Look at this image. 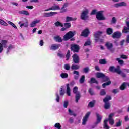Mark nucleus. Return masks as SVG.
<instances>
[{
    "instance_id": "obj_20",
    "label": "nucleus",
    "mask_w": 129,
    "mask_h": 129,
    "mask_svg": "<svg viewBox=\"0 0 129 129\" xmlns=\"http://www.w3.org/2000/svg\"><path fill=\"white\" fill-rule=\"evenodd\" d=\"M105 46L106 47L108 50H111L113 48V44L111 43L107 42L105 44Z\"/></svg>"
},
{
    "instance_id": "obj_43",
    "label": "nucleus",
    "mask_w": 129,
    "mask_h": 129,
    "mask_svg": "<svg viewBox=\"0 0 129 129\" xmlns=\"http://www.w3.org/2000/svg\"><path fill=\"white\" fill-rule=\"evenodd\" d=\"M12 49H14V45L10 44L7 48V53H9L10 52V50H12Z\"/></svg>"
},
{
    "instance_id": "obj_34",
    "label": "nucleus",
    "mask_w": 129,
    "mask_h": 129,
    "mask_svg": "<svg viewBox=\"0 0 129 129\" xmlns=\"http://www.w3.org/2000/svg\"><path fill=\"white\" fill-rule=\"evenodd\" d=\"M54 26H55V27H63V23L59 21H57L54 23Z\"/></svg>"
},
{
    "instance_id": "obj_36",
    "label": "nucleus",
    "mask_w": 129,
    "mask_h": 129,
    "mask_svg": "<svg viewBox=\"0 0 129 129\" xmlns=\"http://www.w3.org/2000/svg\"><path fill=\"white\" fill-rule=\"evenodd\" d=\"M104 107L105 109H109L110 108V103H105Z\"/></svg>"
},
{
    "instance_id": "obj_29",
    "label": "nucleus",
    "mask_w": 129,
    "mask_h": 129,
    "mask_svg": "<svg viewBox=\"0 0 129 129\" xmlns=\"http://www.w3.org/2000/svg\"><path fill=\"white\" fill-rule=\"evenodd\" d=\"M80 97H81V96H80V93L79 92H78V93L76 94L75 97V102H76V103H78V101L79 100V99H80Z\"/></svg>"
},
{
    "instance_id": "obj_37",
    "label": "nucleus",
    "mask_w": 129,
    "mask_h": 129,
    "mask_svg": "<svg viewBox=\"0 0 129 129\" xmlns=\"http://www.w3.org/2000/svg\"><path fill=\"white\" fill-rule=\"evenodd\" d=\"M93 102H90L88 105V107H91V108H92V107H94V103L95 102V101H93Z\"/></svg>"
},
{
    "instance_id": "obj_31",
    "label": "nucleus",
    "mask_w": 129,
    "mask_h": 129,
    "mask_svg": "<svg viewBox=\"0 0 129 129\" xmlns=\"http://www.w3.org/2000/svg\"><path fill=\"white\" fill-rule=\"evenodd\" d=\"M79 68H80V66H79V65L73 64L71 66V69L72 70H77L79 69Z\"/></svg>"
},
{
    "instance_id": "obj_18",
    "label": "nucleus",
    "mask_w": 129,
    "mask_h": 129,
    "mask_svg": "<svg viewBox=\"0 0 129 129\" xmlns=\"http://www.w3.org/2000/svg\"><path fill=\"white\" fill-rule=\"evenodd\" d=\"M109 71H110V72H112L113 73L117 74V72H118V70L115 68V66H110L109 68Z\"/></svg>"
},
{
    "instance_id": "obj_39",
    "label": "nucleus",
    "mask_w": 129,
    "mask_h": 129,
    "mask_svg": "<svg viewBox=\"0 0 129 129\" xmlns=\"http://www.w3.org/2000/svg\"><path fill=\"white\" fill-rule=\"evenodd\" d=\"M106 95V92H105V90L102 89L100 92V95H101V96H104V95Z\"/></svg>"
},
{
    "instance_id": "obj_24",
    "label": "nucleus",
    "mask_w": 129,
    "mask_h": 129,
    "mask_svg": "<svg viewBox=\"0 0 129 129\" xmlns=\"http://www.w3.org/2000/svg\"><path fill=\"white\" fill-rule=\"evenodd\" d=\"M77 18H73L71 17L68 16L66 17V22L68 23V22H71V21H76Z\"/></svg>"
},
{
    "instance_id": "obj_46",
    "label": "nucleus",
    "mask_w": 129,
    "mask_h": 129,
    "mask_svg": "<svg viewBox=\"0 0 129 129\" xmlns=\"http://www.w3.org/2000/svg\"><path fill=\"white\" fill-rule=\"evenodd\" d=\"M108 121H109V123L111 125H113V124H114V120L113 119H108Z\"/></svg>"
},
{
    "instance_id": "obj_55",
    "label": "nucleus",
    "mask_w": 129,
    "mask_h": 129,
    "mask_svg": "<svg viewBox=\"0 0 129 129\" xmlns=\"http://www.w3.org/2000/svg\"><path fill=\"white\" fill-rule=\"evenodd\" d=\"M120 58L121 59H123L124 60H126V59H128V57L127 56H126V55H124V54H122L120 56Z\"/></svg>"
},
{
    "instance_id": "obj_30",
    "label": "nucleus",
    "mask_w": 129,
    "mask_h": 129,
    "mask_svg": "<svg viewBox=\"0 0 129 129\" xmlns=\"http://www.w3.org/2000/svg\"><path fill=\"white\" fill-rule=\"evenodd\" d=\"M113 33V29L111 28H108L106 29L107 35H111Z\"/></svg>"
},
{
    "instance_id": "obj_45",
    "label": "nucleus",
    "mask_w": 129,
    "mask_h": 129,
    "mask_svg": "<svg viewBox=\"0 0 129 129\" xmlns=\"http://www.w3.org/2000/svg\"><path fill=\"white\" fill-rule=\"evenodd\" d=\"M78 90V87H77V86H75V87H74L73 90V93L75 94H78V92H77Z\"/></svg>"
},
{
    "instance_id": "obj_59",
    "label": "nucleus",
    "mask_w": 129,
    "mask_h": 129,
    "mask_svg": "<svg viewBox=\"0 0 129 129\" xmlns=\"http://www.w3.org/2000/svg\"><path fill=\"white\" fill-rule=\"evenodd\" d=\"M56 101H57V102H60V96H59V94H58V93H56Z\"/></svg>"
},
{
    "instance_id": "obj_26",
    "label": "nucleus",
    "mask_w": 129,
    "mask_h": 129,
    "mask_svg": "<svg viewBox=\"0 0 129 129\" xmlns=\"http://www.w3.org/2000/svg\"><path fill=\"white\" fill-rule=\"evenodd\" d=\"M109 100H111V97L110 96H108L103 99V101L104 103H108Z\"/></svg>"
},
{
    "instance_id": "obj_5",
    "label": "nucleus",
    "mask_w": 129,
    "mask_h": 129,
    "mask_svg": "<svg viewBox=\"0 0 129 129\" xmlns=\"http://www.w3.org/2000/svg\"><path fill=\"white\" fill-rule=\"evenodd\" d=\"M7 44H8V40H2L0 42V53H2L4 50V48H7Z\"/></svg>"
},
{
    "instance_id": "obj_3",
    "label": "nucleus",
    "mask_w": 129,
    "mask_h": 129,
    "mask_svg": "<svg viewBox=\"0 0 129 129\" xmlns=\"http://www.w3.org/2000/svg\"><path fill=\"white\" fill-rule=\"evenodd\" d=\"M103 12L102 10L97 12L96 18L98 21H104L106 19L103 15Z\"/></svg>"
},
{
    "instance_id": "obj_58",
    "label": "nucleus",
    "mask_w": 129,
    "mask_h": 129,
    "mask_svg": "<svg viewBox=\"0 0 129 129\" xmlns=\"http://www.w3.org/2000/svg\"><path fill=\"white\" fill-rule=\"evenodd\" d=\"M119 75H121V77H122V78H125V77H126V74L122 72V71H121V73L120 74H119Z\"/></svg>"
},
{
    "instance_id": "obj_6",
    "label": "nucleus",
    "mask_w": 129,
    "mask_h": 129,
    "mask_svg": "<svg viewBox=\"0 0 129 129\" xmlns=\"http://www.w3.org/2000/svg\"><path fill=\"white\" fill-rule=\"evenodd\" d=\"M80 49L79 45L77 44H72L71 45V51H72L73 53H78Z\"/></svg>"
},
{
    "instance_id": "obj_52",
    "label": "nucleus",
    "mask_w": 129,
    "mask_h": 129,
    "mask_svg": "<svg viewBox=\"0 0 129 129\" xmlns=\"http://www.w3.org/2000/svg\"><path fill=\"white\" fill-rule=\"evenodd\" d=\"M64 68L66 70H70V65H69V64H65L64 66Z\"/></svg>"
},
{
    "instance_id": "obj_56",
    "label": "nucleus",
    "mask_w": 129,
    "mask_h": 129,
    "mask_svg": "<svg viewBox=\"0 0 129 129\" xmlns=\"http://www.w3.org/2000/svg\"><path fill=\"white\" fill-rule=\"evenodd\" d=\"M88 92L90 94V95H94V92H93V90L92 88H90L89 89Z\"/></svg>"
},
{
    "instance_id": "obj_2",
    "label": "nucleus",
    "mask_w": 129,
    "mask_h": 129,
    "mask_svg": "<svg viewBox=\"0 0 129 129\" xmlns=\"http://www.w3.org/2000/svg\"><path fill=\"white\" fill-rule=\"evenodd\" d=\"M74 35L75 34L73 32L69 31L64 35L62 40L63 41H68V40H70V41H75V39L73 38Z\"/></svg>"
},
{
    "instance_id": "obj_4",
    "label": "nucleus",
    "mask_w": 129,
    "mask_h": 129,
    "mask_svg": "<svg viewBox=\"0 0 129 129\" xmlns=\"http://www.w3.org/2000/svg\"><path fill=\"white\" fill-rule=\"evenodd\" d=\"M88 13H89L88 9H86L83 11L80 16L81 20H84V21H85V20H87V19L89 18Z\"/></svg>"
},
{
    "instance_id": "obj_8",
    "label": "nucleus",
    "mask_w": 129,
    "mask_h": 129,
    "mask_svg": "<svg viewBox=\"0 0 129 129\" xmlns=\"http://www.w3.org/2000/svg\"><path fill=\"white\" fill-rule=\"evenodd\" d=\"M102 33V31H97L94 34V37L95 38V41L96 43H98V41H99V38L100 37H101Z\"/></svg>"
},
{
    "instance_id": "obj_17",
    "label": "nucleus",
    "mask_w": 129,
    "mask_h": 129,
    "mask_svg": "<svg viewBox=\"0 0 129 129\" xmlns=\"http://www.w3.org/2000/svg\"><path fill=\"white\" fill-rule=\"evenodd\" d=\"M57 10H60V6H59V5L52 6L51 8L45 10V11L48 12V11H56Z\"/></svg>"
},
{
    "instance_id": "obj_32",
    "label": "nucleus",
    "mask_w": 129,
    "mask_h": 129,
    "mask_svg": "<svg viewBox=\"0 0 129 129\" xmlns=\"http://www.w3.org/2000/svg\"><path fill=\"white\" fill-rule=\"evenodd\" d=\"M84 81H85V76L82 75L79 80V82L82 84V83H84Z\"/></svg>"
},
{
    "instance_id": "obj_44",
    "label": "nucleus",
    "mask_w": 129,
    "mask_h": 129,
    "mask_svg": "<svg viewBox=\"0 0 129 129\" xmlns=\"http://www.w3.org/2000/svg\"><path fill=\"white\" fill-rule=\"evenodd\" d=\"M66 29H69L71 27V24L69 23H66L64 24Z\"/></svg>"
},
{
    "instance_id": "obj_61",
    "label": "nucleus",
    "mask_w": 129,
    "mask_h": 129,
    "mask_svg": "<svg viewBox=\"0 0 129 129\" xmlns=\"http://www.w3.org/2000/svg\"><path fill=\"white\" fill-rule=\"evenodd\" d=\"M114 116V113H112L109 114L108 119H113L112 117Z\"/></svg>"
},
{
    "instance_id": "obj_57",
    "label": "nucleus",
    "mask_w": 129,
    "mask_h": 129,
    "mask_svg": "<svg viewBox=\"0 0 129 129\" xmlns=\"http://www.w3.org/2000/svg\"><path fill=\"white\" fill-rule=\"evenodd\" d=\"M112 92L114 94H116V93H118V92H119V90H118V89H114L112 91Z\"/></svg>"
},
{
    "instance_id": "obj_25",
    "label": "nucleus",
    "mask_w": 129,
    "mask_h": 129,
    "mask_svg": "<svg viewBox=\"0 0 129 129\" xmlns=\"http://www.w3.org/2000/svg\"><path fill=\"white\" fill-rule=\"evenodd\" d=\"M59 94L61 96H63L65 94V90H64V86H62L60 88Z\"/></svg>"
},
{
    "instance_id": "obj_14",
    "label": "nucleus",
    "mask_w": 129,
    "mask_h": 129,
    "mask_svg": "<svg viewBox=\"0 0 129 129\" xmlns=\"http://www.w3.org/2000/svg\"><path fill=\"white\" fill-rule=\"evenodd\" d=\"M126 26H124V28L122 30V33L123 34H128L129 33V21L126 22Z\"/></svg>"
},
{
    "instance_id": "obj_38",
    "label": "nucleus",
    "mask_w": 129,
    "mask_h": 129,
    "mask_svg": "<svg viewBox=\"0 0 129 129\" xmlns=\"http://www.w3.org/2000/svg\"><path fill=\"white\" fill-rule=\"evenodd\" d=\"M99 64H101V65H104L106 64V60L104 59H100L99 60Z\"/></svg>"
},
{
    "instance_id": "obj_33",
    "label": "nucleus",
    "mask_w": 129,
    "mask_h": 129,
    "mask_svg": "<svg viewBox=\"0 0 129 129\" xmlns=\"http://www.w3.org/2000/svg\"><path fill=\"white\" fill-rule=\"evenodd\" d=\"M116 60V61H118V64L121 66H122V65L124 64V61L123 60L120 59L119 58H117Z\"/></svg>"
},
{
    "instance_id": "obj_54",
    "label": "nucleus",
    "mask_w": 129,
    "mask_h": 129,
    "mask_svg": "<svg viewBox=\"0 0 129 129\" xmlns=\"http://www.w3.org/2000/svg\"><path fill=\"white\" fill-rule=\"evenodd\" d=\"M24 26L25 28H28L29 25H28V22H26L25 24L24 23H22L21 25H20V27L21 28H23V26Z\"/></svg>"
},
{
    "instance_id": "obj_48",
    "label": "nucleus",
    "mask_w": 129,
    "mask_h": 129,
    "mask_svg": "<svg viewBox=\"0 0 129 129\" xmlns=\"http://www.w3.org/2000/svg\"><path fill=\"white\" fill-rule=\"evenodd\" d=\"M91 45V42L90 40H87L85 42V44H84V46H90Z\"/></svg>"
},
{
    "instance_id": "obj_16",
    "label": "nucleus",
    "mask_w": 129,
    "mask_h": 129,
    "mask_svg": "<svg viewBox=\"0 0 129 129\" xmlns=\"http://www.w3.org/2000/svg\"><path fill=\"white\" fill-rule=\"evenodd\" d=\"M60 46L61 44H52L50 47V50H51V51H56V50H58V49H59V48H60Z\"/></svg>"
},
{
    "instance_id": "obj_1",
    "label": "nucleus",
    "mask_w": 129,
    "mask_h": 129,
    "mask_svg": "<svg viewBox=\"0 0 129 129\" xmlns=\"http://www.w3.org/2000/svg\"><path fill=\"white\" fill-rule=\"evenodd\" d=\"M96 78H101L102 82H106L102 84V86L103 88H105L106 86L110 85L111 84V81H110V78L109 77L105 75L103 73L97 72L96 74Z\"/></svg>"
},
{
    "instance_id": "obj_50",
    "label": "nucleus",
    "mask_w": 129,
    "mask_h": 129,
    "mask_svg": "<svg viewBox=\"0 0 129 129\" xmlns=\"http://www.w3.org/2000/svg\"><path fill=\"white\" fill-rule=\"evenodd\" d=\"M122 123V121H121V120H119L118 122H116V126L117 127H118L119 126H121V124Z\"/></svg>"
},
{
    "instance_id": "obj_23",
    "label": "nucleus",
    "mask_w": 129,
    "mask_h": 129,
    "mask_svg": "<svg viewBox=\"0 0 129 129\" xmlns=\"http://www.w3.org/2000/svg\"><path fill=\"white\" fill-rule=\"evenodd\" d=\"M108 122V120L105 119L104 120V124H103V128L105 129H109L110 127L107 124V123Z\"/></svg>"
},
{
    "instance_id": "obj_9",
    "label": "nucleus",
    "mask_w": 129,
    "mask_h": 129,
    "mask_svg": "<svg viewBox=\"0 0 129 129\" xmlns=\"http://www.w3.org/2000/svg\"><path fill=\"white\" fill-rule=\"evenodd\" d=\"M73 61L75 64H78L80 62V58L77 53H75L72 55Z\"/></svg>"
},
{
    "instance_id": "obj_64",
    "label": "nucleus",
    "mask_w": 129,
    "mask_h": 129,
    "mask_svg": "<svg viewBox=\"0 0 129 129\" xmlns=\"http://www.w3.org/2000/svg\"><path fill=\"white\" fill-rule=\"evenodd\" d=\"M126 43H127V44H129V34L126 36Z\"/></svg>"
},
{
    "instance_id": "obj_15",
    "label": "nucleus",
    "mask_w": 129,
    "mask_h": 129,
    "mask_svg": "<svg viewBox=\"0 0 129 129\" xmlns=\"http://www.w3.org/2000/svg\"><path fill=\"white\" fill-rule=\"evenodd\" d=\"M112 37L113 39H115V38L119 39V38H120V37H121V33H120L118 31L115 32L112 34Z\"/></svg>"
},
{
    "instance_id": "obj_40",
    "label": "nucleus",
    "mask_w": 129,
    "mask_h": 129,
    "mask_svg": "<svg viewBox=\"0 0 129 129\" xmlns=\"http://www.w3.org/2000/svg\"><path fill=\"white\" fill-rule=\"evenodd\" d=\"M66 58L67 61H68V60H69V58H70V50H68L67 54L66 55Z\"/></svg>"
},
{
    "instance_id": "obj_21",
    "label": "nucleus",
    "mask_w": 129,
    "mask_h": 129,
    "mask_svg": "<svg viewBox=\"0 0 129 129\" xmlns=\"http://www.w3.org/2000/svg\"><path fill=\"white\" fill-rule=\"evenodd\" d=\"M40 22H41V20H35V21L32 22L30 24L31 28H34V27H36V24H39V23H40Z\"/></svg>"
},
{
    "instance_id": "obj_47",
    "label": "nucleus",
    "mask_w": 129,
    "mask_h": 129,
    "mask_svg": "<svg viewBox=\"0 0 129 129\" xmlns=\"http://www.w3.org/2000/svg\"><path fill=\"white\" fill-rule=\"evenodd\" d=\"M8 23L9 25H11V26H12V27H13V28H14V29H17V26H16L15 25V24H14V23H13L11 21H8Z\"/></svg>"
},
{
    "instance_id": "obj_12",
    "label": "nucleus",
    "mask_w": 129,
    "mask_h": 129,
    "mask_svg": "<svg viewBox=\"0 0 129 129\" xmlns=\"http://www.w3.org/2000/svg\"><path fill=\"white\" fill-rule=\"evenodd\" d=\"M90 115V112H87L85 114V116L83 118L82 125H85L86 124V122H87V120L88 119V117Z\"/></svg>"
},
{
    "instance_id": "obj_27",
    "label": "nucleus",
    "mask_w": 129,
    "mask_h": 129,
    "mask_svg": "<svg viewBox=\"0 0 129 129\" xmlns=\"http://www.w3.org/2000/svg\"><path fill=\"white\" fill-rule=\"evenodd\" d=\"M19 14H21V15H25V16L30 15V13H29V12L27 10H22L19 12Z\"/></svg>"
},
{
    "instance_id": "obj_22",
    "label": "nucleus",
    "mask_w": 129,
    "mask_h": 129,
    "mask_svg": "<svg viewBox=\"0 0 129 129\" xmlns=\"http://www.w3.org/2000/svg\"><path fill=\"white\" fill-rule=\"evenodd\" d=\"M54 40L56 41V42H58V43H62L63 40H62V38L59 36H56L54 37Z\"/></svg>"
},
{
    "instance_id": "obj_10",
    "label": "nucleus",
    "mask_w": 129,
    "mask_h": 129,
    "mask_svg": "<svg viewBox=\"0 0 129 129\" xmlns=\"http://www.w3.org/2000/svg\"><path fill=\"white\" fill-rule=\"evenodd\" d=\"M90 34V31L88 28H86L81 32V36L82 37H85L86 38L88 37V35Z\"/></svg>"
},
{
    "instance_id": "obj_51",
    "label": "nucleus",
    "mask_w": 129,
    "mask_h": 129,
    "mask_svg": "<svg viewBox=\"0 0 129 129\" xmlns=\"http://www.w3.org/2000/svg\"><path fill=\"white\" fill-rule=\"evenodd\" d=\"M0 24L3 26H8V23H6L4 20L0 19Z\"/></svg>"
},
{
    "instance_id": "obj_7",
    "label": "nucleus",
    "mask_w": 129,
    "mask_h": 129,
    "mask_svg": "<svg viewBox=\"0 0 129 129\" xmlns=\"http://www.w3.org/2000/svg\"><path fill=\"white\" fill-rule=\"evenodd\" d=\"M75 84L74 81H72L71 83L69 84H67L66 86H67V94L68 96H71V93H70L71 89H70V87H69V85L71 86H74Z\"/></svg>"
},
{
    "instance_id": "obj_42",
    "label": "nucleus",
    "mask_w": 129,
    "mask_h": 129,
    "mask_svg": "<svg viewBox=\"0 0 129 129\" xmlns=\"http://www.w3.org/2000/svg\"><path fill=\"white\" fill-rule=\"evenodd\" d=\"M89 71V67H87L86 68H84L83 69V72H84V73H88Z\"/></svg>"
},
{
    "instance_id": "obj_62",
    "label": "nucleus",
    "mask_w": 129,
    "mask_h": 129,
    "mask_svg": "<svg viewBox=\"0 0 129 129\" xmlns=\"http://www.w3.org/2000/svg\"><path fill=\"white\" fill-rule=\"evenodd\" d=\"M111 23L112 24H115V23H116V18H115V17H114L112 18Z\"/></svg>"
},
{
    "instance_id": "obj_28",
    "label": "nucleus",
    "mask_w": 129,
    "mask_h": 129,
    "mask_svg": "<svg viewBox=\"0 0 129 129\" xmlns=\"http://www.w3.org/2000/svg\"><path fill=\"white\" fill-rule=\"evenodd\" d=\"M68 6V3H65L63 7L61 8V11L60 12V13H65L67 10L65 9V8Z\"/></svg>"
},
{
    "instance_id": "obj_60",
    "label": "nucleus",
    "mask_w": 129,
    "mask_h": 129,
    "mask_svg": "<svg viewBox=\"0 0 129 129\" xmlns=\"http://www.w3.org/2000/svg\"><path fill=\"white\" fill-rule=\"evenodd\" d=\"M63 106L64 108H67V106H68V101H65L64 102Z\"/></svg>"
},
{
    "instance_id": "obj_49",
    "label": "nucleus",
    "mask_w": 129,
    "mask_h": 129,
    "mask_svg": "<svg viewBox=\"0 0 129 129\" xmlns=\"http://www.w3.org/2000/svg\"><path fill=\"white\" fill-rule=\"evenodd\" d=\"M116 69L118 70V72L117 74H121V70L120 69V66H117V68Z\"/></svg>"
},
{
    "instance_id": "obj_35",
    "label": "nucleus",
    "mask_w": 129,
    "mask_h": 129,
    "mask_svg": "<svg viewBox=\"0 0 129 129\" xmlns=\"http://www.w3.org/2000/svg\"><path fill=\"white\" fill-rule=\"evenodd\" d=\"M60 77H61V78H68V74L66 73H62L60 74Z\"/></svg>"
},
{
    "instance_id": "obj_13",
    "label": "nucleus",
    "mask_w": 129,
    "mask_h": 129,
    "mask_svg": "<svg viewBox=\"0 0 129 129\" xmlns=\"http://www.w3.org/2000/svg\"><path fill=\"white\" fill-rule=\"evenodd\" d=\"M58 12H49V13H45L44 14V18H49V17H53V16H55V15H57Z\"/></svg>"
},
{
    "instance_id": "obj_41",
    "label": "nucleus",
    "mask_w": 129,
    "mask_h": 129,
    "mask_svg": "<svg viewBox=\"0 0 129 129\" xmlns=\"http://www.w3.org/2000/svg\"><path fill=\"white\" fill-rule=\"evenodd\" d=\"M54 127L57 129H61L62 126H61V124L59 123H56L54 125Z\"/></svg>"
},
{
    "instance_id": "obj_53",
    "label": "nucleus",
    "mask_w": 129,
    "mask_h": 129,
    "mask_svg": "<svg viewBox=\"0 0 129 129\" xmlns=\"http://www.w3.org/2000/svg\"><path fill=\"white\" fill-rule=\"evenodd\" d=\"M96 13H97V10L96 9H93V10H92L90 15L91 16H92L93 15H96Z\"/></svg>"
},
{
    "instance_id": "obj_63",
    "label": "nucleus",
    "mask_w": 129,
    "mask_h": 129,
    "mask_svg": "<svg viewBox=\"0 0 129 129\" xmlns=\"http://www.w3.org/2000/svg\"><path fill=\"white\" fill-rule=\"evenodd\" d=\"M57 56H58V57H60L61 58H64V54L60 53L57 54Z\"/></svg>"
},
{
    "instance_id": "obj_19",
    "label": "nucleus",
    "mask_w": 129,
    "mask_h": 129,
    "mask_svg": "<svg viewBox=\"0 0 129 129\" xmlns=\"http://www.w3.org/2000/svg\"><path fill=\"white\" fill-rule=\"evenodd\" d=\"M88 83H90V84H93V83L98 84V81L96 80V79L95 78L92 77L91 78L90 80L88 81Z\"/></svg>"
},
{
    "instance_id": "obj_11",
    "label": "nucleus",
    "mask_w": 129,
    "mask_h": 129,
    "mask_svg": "<svg viewBox=\"0 0 129 129\" xmlns=\"http://www.w3.org/2000/svg\"><path fill=\"white\" fill-rule=\"evenodd\" d=\"M96 116L97 119L96 122L94 123V124L95 125H97L98 123H100V122H101V120H102V116L98 113H96Z\"/></svg>"
}]
</instances>
